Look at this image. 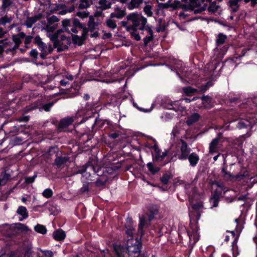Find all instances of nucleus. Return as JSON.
Masks as SVG:
<instances>
[{"mask_svg":"<svg viewBox=\"0 0 257 257\" xmlns=\"http://www.w3.org/2000/svg\"><path fill=\"white\" fill-rule=\"evenodd\" d=\"M222 173L224 178L231 181H241V180H248L250 181L253 179V177L249 176L248 172L246 171L243 173H240L236 175H232L230 172H227L224 168L222 169Z\"/></svg>","mask_w":257,"mask_h":257,"instance_id":"nucleus-7","label":"nucleus"},{"mask_svg":"<svg viewBox=\"0 0 257 257\" xmlns=\"http://www.w3.org/2000/svg\"><path fill=\"white\" fill-rule=\"evenodd\" d=\"M201 103L204 107L207 108L210 107V103L211 102V99L207 96H204L201 97Z\"/></svg>","mask_w":257,"mask_h":257,"instance_id":"nucleus-35","label":"nucleus"},{"mask_svg":"<svg viewBox=\"0 0 257 257\" xmlns=\"http://www.w3.org/2000/svg\"><path fill=\"white\" fill-rule=\"evenodd\" d=\"M170 178V175L166 174L161 178V181L163 184H167Z\"/></svg>","mask_w":257,"mask_h":257,"instance_id":"nucleus-47","label":"nucleus"},{"mask_svg":"<svg viewBox=\"0 0 257 257\" xmlns=\"http://www.w3.org/2000/svg\"><path fill=\"white\" fill-rule=\"evenodd\" d=\"M164 8H172L173 9H176L178 8H183V6L180 4V2L178 1H174L173 3H171L170 2H168L164 4Z\"/></svg>","mask_w":257,"mask_h":257,"instance_id":"nucleus-25","label":"nucleus"},{"mask_svg":"<svg viewBox=\"0 0 257 257\" xmlns=\"http://www.w3.org/2000/svg\"><path fill=\"white\" fill-rule=\"evenodd\" d=\"M12 3V0H3V7L7 8L10 6Z\"/></svg>","mask_w":257,"mask_h":257,"instance_id":"nucleus-55","label":"nucleus"},{"mask_svg":"<svg viewBox=\"0 0 257 257\" xmlns=\"http://www.w3.org/2000/svg\"><path fill=\"white\" fill-rule=\"evenodd\" d=\"M125 15L124 11L123 10H119L116 13H111L110 14L111 18H116L117 19H121Z\"/></svg>","mask_w":257,"mask_h":257,"instance_id":"nucleus-36","label":"nucleus"},{"mask_svg":"<svg viewBox=\"0 0 257 257\" xmlns=\"http://www.w3.org/2000/svg\"><path fill=\"white\" fill-rule=\"evenodd\" d=\"M17 213L20 216L19 218L20 221H22L28 217V212L26 208L24 206H19L17 210Z\"/></svg>","mask_w":257,"mask_h":257,"instance_id":"nucleus-16","label":"nucleus"},{"mask_svg":"<svg viewBox=\"0 0 257 257\" xmlns=\"http://www.w3.org/2000/svg\"><path fill=\"white\" fill-rule=\"evenodd\" d=\"M43 252H44V254L46 257H50V256L53 255V253L51 251L46 250V251H44Z\"/></svg>","mask_w":257,"mask_h":257,"instance_id":"nucleus-59","label":"nucleus"},{"mask_svg":"<svg viewBox=\"0 0 257 257\" xmlns=\"http://www.w3.org/2000/svg\"><path fill=\"white\" fill-rule=\"evenodd\" d=\"M77 16L84 19L88 17V14L84 12H79L77 13Z\"/></svg>","mask_w":257,"mask_h":257,"instance_id":"nucleus-53","label":"nucleus"},{"mask_svg":"<svg viewBox=\"0 0 257 257\" xmlns=\"http://www.w3.org/2000/svg\"><path fill=\"white\" fill-rule=\"evenodd\" d=\"M98 23L94 22V19L92 17L89 18V21L88 24V30L90 32H93L91 37H97L98 33L96 30L98 29Z\"/></svg>","mask_w":257,"mask_h":257,"instance_id":"nucleus-12","label":"nucleus"},{"mask_svg":"<svg viewBox=\"0 0 257 257\" xmlns=\"http://www.w3.org/2000/svg\"><path fill=\"white\" fill-rule=\"evenodd\" d=\"M143 31L147 32L148 33V35L144 38V44L145 45H147L153 39V31L148 26H147Z\"/></svg>","mask_w":257,"mask_h":257,"instance_id":"nucleus-20","label":"nucleus"},{"mask_svg":"<svg viewBox=\"0 0 257 257\" xmlns=\"http://www.w3.org/2000/svg\"><path fill=\"white\" fill-rule=\"evenodd\" d=\"M73 24L74 27H73L71 28V32L73 33H83L86 32V31H87L86 29L82 28L81 26V24L79 22L76 20L74 19L73 21Z\"/></svg>","mask_w":257,"mask_h":257,"instance_id":"nucleus-14","label":"nucleus"},{"mask_svg":"<svg viewBox=\"0 0 257 257\" xmlns=\"http://www.w3.org/2000/svg\"><path fill=\"white\" fill-rule=\"evenodd\" d=\"M36 177V176L34 175L33 177H26L25 178V182L27 183H33L34 181L35 178Z\"/></svg>","mask_w":257,"mask_h":257,"instance_id":"nucleus-56","label":"nucleus"},{"mask_svg":"<svg viewBox=\"0 0 257 257\" xmlns=\"http://www.w3.org/2000/svg\"><path fill=\"white\" fill-rule=\"evenodd\" d=\"M239 254V251L237 246L233 245L232 247V254L233 257H237Z\"/></svg>","mask_w":257,"mask_h":257,"instance_id":"nucleus-50","label":"nucleus"},{"mask_svg":"<svg viewBox=\"0 0 257 257\" xmlns=\"http://www.w3.org/2000/svg\"><path fill=\"white\" fill-rule=\"evenodd\" d=\"M147 167L148 168L149 171L153 174L157 173L159 170L158 168L154 169L153 164L152 163H148Z\"/></svg>","mask_w":257,"mask_h":257,"instance_id":"nucleus-44","label":"nucleus"},{"mask_svg":"<svg viewBox=\"0 0 257 257\" xmlns=\"http://www.w3.org/2000/svg\"><path fill=\"white\" fill-rule=\"evenodd\" d=\"M137 30H132L129 31L132 35V36L137 41L141 40V37L139 34L137 33Z\"/></svg>","mask_w":257,"mask_h":257,"instance_id":"nucleus-46","label":"nucleus"},{"mask_svg":"<svg viewBox=\"0 0 257 257\" xmlns=\"http://www.w3.org/2000/svg\"><path fill=\"white\" fill-rule=\"evenodd\" d=\"M25 36L24 33H20L16 36H14L12 39H6L0 40V54L6 49L7 53L13 51L17 49L21 43V39Z\"/></svg>","mask_w":257,"mask_h":257,"instance_id":"nucleus-3","label":"nucleus"},{"mask_svg":"<svg viewBox=\"0 0 257 257\" xmlns=\"http://www.w3.org/2000/svg\"><path fill=\"white\" fill-rule=\"evenodd\" d=\"M10 178V175L5 172H3L2 177L0 178V186L5 185Z\"/></svg>","mask_w":257,"mask_h":257,"instance_id":"nucleus-38","label":"nucleus"},{"mask_svg":"<svg viewBox=\"0 0 257 257\" xmlns=\"http://www.w3.org/2000/svg\"><path fill=\"white\" fill-rule=\"evenodd\" d=\"M106 26L112 29H114L116 27V24L115 22L111 20L108 19L106 21Z\"/></svg>","mask_w":257,"mask_h":257,"instance_id":"nucleus-42","label":"nucleus"},{"mask_svg":"<svg viewBox=\"0 0 257 257\" xmlns=\"http://www.w3.org/2000/svg\"><path fill=\"white\" fill-rule=\"evenodd\" d=\"M73 121V117H68L62 119L59 124V128H62L69 125Z\"/></svg>","mask_w":257,"mask_h":257,"instance_id":"nucleus-23","label":"nucleus"},{"mask_svg":"<svg viewBox=\"0 0 257 257\" xmlns=\"http://www.w3.org/2000/svg\"><path fill=\"white\" fill-rule=\"evenodd\" d=\"M51 41L53 42L54 46L57 48L59 52L67 49L71 43L70 38L61 33L56 37L54 40Z\"/></svg>","mask_w":257,"mask_h":257,"instance_id":"nucleus-6","label":"nucleus"},{"mask_svg":"<svg viewBox=\"0 0 257 257\" xmlns=\"http://www.w3.org/2000/svg\"><path fill=\"white\" fill-rule=\"evenodd\" d=\"M86 167L83 166L82 168V171L80 172V173L82 174V176L83 178L86 177L87 179L88 177L90 176V174L87 172H86Z\"/></svg>","mask_w":257,"mask_h":257,"instance_id":"nucleus-49","label":"nucleus"},{"mask_svg":"<svg viewBox=\"0 0 257 257\" xmlns=\"http://www.w3.org/2000/svg\"><path fill=\"white\" fill-rule=\"evenodd\" d=\"M196 1L197 2H198L199 3L200 1H201L202 2V4H201V6L200 7H199L197 9H195L194 10L195 13H200V12H202V11H204L206 9L207 7V4L204 3L203 0H196Z\"/></svg>","mask_w":257,"mask_h":257,"instance_id":"nucleus-37","label":"nucleus"},{"mask_svg":"<svg viewBox=\"0 0 257 257\" xmlns=\"http://www.w3.org/2000/svg\"><path fill=\"white\" fill-rule=\"evenodd\" d=\"M60 83L62 86H65L68 84V81L63 79L60 81Z\"/></svg>","mask_w":257,"mask_h":257,"instance_id":"nucleus-62","label":"nucleus"},{"mask_svg":"<svg viewBox=\"0 0 257 257\" xmlns=\"http://www.w3.org/2000/svg\"><path fill=\"white\" fill-rule=\"evenodd\" d=\"M226 38V37L225 35L222 34H220L218 35V37L216 40V43L217 44V45H221L223 44L225 42Z\"/></svg>","mask_w":257,"mask_h":257,"instance_id":"nucleus-40","label":"nucleus"},{"mask_svg":"<svg viewBox=\"0 0 257 257\" xmlns=\"http://www.w3.org/2000/svg\"><path fill=\"white\" fill-rule=\"evenodd\" d=\"M32 244L31 243H29L27 247L25 249V255H30L32 253Z\"/></svg>","mask_w":257,"mask_h":257,"instance_id":"nucleus-51","label":"nucleus"},{"mask_svg":"<svg viewBox=\"0 0 257 257\" xmlns=\"http://www.w3.org/2000/svg\"><path fill=\"white\" fill-rule=\"evenodd\" d=\"M30 55L33 58H36L38 55V52L36 50L32 49L30 52Z\"/></svg>","mask_w":257,"mask_h":257,"instance_id":"nucleus-58","label":"nucleus"},{"mask_svg":"<svg viewBox=\"0 0 257 257\" xmlns=\"http://www.w3.org/2000/svg\"><path fill=\"white\" fill-rule=\"evenodd\" d=\"M12 21L11 18L7 17H3L0 19V25H5L7 23H9Z\"/></svg>","mask_w":257,"mask_h":257,"instance_id":"nucleus-45","label":"nucleus"},{"mask_svg":"<svg viewBox=\"0 0 257 257\" xmlns=\"http://www.w3.org/2000/svg\"><path fill=\"white\" fill-rule=\"evenodd\" d=\"M53 102H50L49 103L45 104L43 106L42 109L45 110L46 111H49L50 109V108L53 106Z\"/></svg>","mask_w":257,"mask_h":257,"instance_id":"nucleus-52","label":"nucleus"},{"mask_svg":"<svg viewBox=\"0 0 257 257\" xmlns=\"http://www.w3.org/2000/svg\"><path fill=\"white\" fill-rule=\"evenodd\" d=\"M181 142V154L179 156L178 158L180 160H184L187 158L190 150L187 147V144L183 140H180Z\"/></svg>","mask_w":257,"mask_h":257,"instance_id":"nucleus-11","label":"nucleus"},{"mask_svg":"<svg viewBox=\"0 0 257 257\" xmlns=\"http://www.w3.org/2000/svg\"><path fill=\"white\" fill-rule=\"evenodd\" d=\"M98 4L102 10H105L110 8L112 5L111 3L107 0H100Z\"/></svg>","mask_w":257,"mask_h":257,"instance_id":"nucleus-28","label":"nucleus"},{"mask_svg":"<svg viewBox=\"0 0 257 257\" xmlns=\"http://www.w3.org/2000/svg\"><path fill=\"white\" fill-rule=\"evenodd\" d=\"M89 6V2L88 0H81L80 4V8H87Z\"/></svg>","mask_w":257,"mask_h":257,"instance_id":"nucleus-48","label":"nucleus"},{"mask_svg":"<svg viewBox=\"0 0 257 257\" xmlns=\"http://www.w3.org/2000/svg\"><path fill=\"white\" fill-rule=\"evenodd\" d=\"M158 213V210L155 209L153 212H152L151 214H150L149 216V219L150 221L152 220L154 218V216L155 214Z\"/></svg>","mask_w":257,"mask_h":257,"instance_id":"nucleus-60","label":"nucleus"},{"mask_svg":"<svg viewBox=\"0 0 257 257\" xmlns=\"http://www.w3.org/2000/svg\"><path fill=\"white\" fill-rule=\"evenodd\" d=\"M235 221L236 223V228H235V232L237 234H239L240 233V232L241 231L242 226L241 225L240 226H239L238 224V219H236L235 220Z\"/></svg>","mask_w":257,"mask_h":257,"instance_id":"nucleus-54","label":"nucleus"},{"mask_svg":"<svg viewBox=\"0 0 257 257\" xmlns=\"http://www.w3.org/2000/svg\"><path fill=\"white\" fill-rule=\"evenodd\" d=\"M164 107L169 110H174L176 112L178 111H183L184 109L183 107L179 106V102L178 101L166 103L164 105Z\"/></svg>","mask_w":257,"mask_h":257,"instance_id":"nucleus-13","label":"nucleus"},{"mask_svg":"<svg viewBox=\"0 0 257 257\" xmlns=\"http://www.w3.org/2000/svg\"><path fill=\"white\" fill-rule=\"evenodd\" d=\"M62 26L63 29L62 30V32H66L68 33H70V31L69 29V27H71L70 26V20L69 19H65L62 21Z\"/></svg>","mask_w":257,"mask_h":257,"instance_id":"nucleus-32","label":"nucleus"},{"mask_svg":"<svg viewBox=\"0 0 257 257\" xmlns=\"http://www.w3.org/2000/svg\"><path fill=\"white\" fill-rule=\"evenodd\" d=\"M65 236V232L62 229H58L53 232V237L56 240H63Z\"/></svg>","mask_w":257,"mask_h":257,"instance_id":"nucleus-22","label":"nucleus"},{"mask_svg":"<svg viewBox=\"0 0 257 257\" xmlns=\"http://www.w3.org/2000/svg\"><path fill=\"white\" fill-rule=\"evenodd\" d=\"M133 220L131 218H127L125 224L126 233L130 238L127 239L126 242V250L129 257H140L141 253V249L142 243L138 238L133 237L134 228L133 226ZM114 249L116 253V257H125L126 254L125 250L120 245H115ZM102 255L104 257H110L108 251L103 252Z\"/></svg>","mask_w":257,"mask_h":257,"instance_id":"nucleus-1","label":"nucleus"},{"mask_svg":"<svg viewBox=\"0 0 257 257\" xmlns=\"http://www.w3.org/2000/svg\"><path fill=\"white\" fill-rule=\"evenodd\" d=\"M208 11L211 13L214 14L216 15H219L221 12L220 7L217 5L215 2L211 3L208 7Z\"/></svg>","mask_w":257,"mask_h":257,"instance_id":"nucleus-15","label":"nucleus"},{"mask_svg":"<svg viewBox=\"0 0 257 257\" xmlns=\"http://www.w3.org/2000/svg\"><path fill=\"white\" fill-rule=\"evenodd\" d=\"M187 158L192 166H195L199 160V156L194 153L191 154Z\"/></svg>","mask_w":257,"mask_h":257,"instance_id":"nucleus-24","label":"nucleus"},{"mask_svg":"<svg viewBox=\"0 0 257 257\" xmlns=\"http://www.w3.org/2000/svg\"><path fill=\"white\" fill-rule=\"evenodd\" d=\"M147 19L142 15L133 13L127 16V20L122 22V25L127 31L144 30L148 26Z\"/></svg>","mask_w":257,"mask_h":257,"instance_id":"nucleus-2","label":"nucleus"},{"mask_svg":"<svg viewBox=\"0 0 257 257\" xmlns=\"http://www.w3.org/2000/svg\"><path fill=\"white\" fill-rule=\"evenodd\" d=\"M39 19L40 17L38 16L28 18L26 21L25 25L27 28H31L33 25Z\"/></svg>","mask_w":257,"mask_h":257,"instance_id":"nucleus-26","label":"nucleus"},{"mask_svg":"<svg viewBox=\"0 0 257 257\" xmlns=\"http://www.w3.org/2000/svg\"><path fill=\"white\" fill-rule=\"evenodd\" d=\"M35 41L41 52H46L47 46L44 43L39 37L35 38Z\"/></svg>","mask_w":257,"mask_h":257,"instance_id":"nucleus-27","label":"nucleus"},{"mask_svg":"<svg viewBox=\"0 0 257 257\" xmlns=\"http://www.w3.org/2000/svg\"><path fill=\"white\" fill-rule=\"evenodd\" d=\"M150 148L154 151V155L155 157V160L158 162H162L167 155V151L165 150L164 152L161 151L156 144L153 146L150 147Z\"/></svg>","mask_w":257,"mask_h":257,"instance_id":"nucleus-9","label":"nucleus"},{"mask_svg":"<svg viewBox=\"0 0 257 257\" xmlns=\"http://www.w3.org/2000/svg\"><path fill=\"white\" fill-rule=\"evenodd\" d=\"M174 115L171 113H168V112H166L162 116V118L164 120V121H168L169 119H171L172 118H173V116Z\"/></svg>","mask_w":257,"mask_h":257,"instance_id":"nucleus-43","label":"nucleus"},{"mask_svg":"<svg viewBox=\"0 0 257 257\" xmlns=\"http://www.w3.org/2000/svg\"><path fill=\"white\" fill-rule=\"evenodd\" d=\"M197 215L196 219L192 217V214L190 215V226L188 231V235L189 237V245L192 247L199 239L200 235L198 232V226L196 220L199 219L200 214L197 211L195 212Z\"/></svg>","mask_w":257,"mask_h":257,"instance_id":"nucleus-4","label":"nucleus"},{"mask_svg":"<svg viewBox=\"0 0 257 257\" xmlns=\"http://www.w3.org/2000/svg\"><path fill=\"white\" fill-rule=\"evenodd\" d=\"M87 32H88V31H86L85 33H80L81 36L73 35H72V40H73V42L75 44H77L79 45H81L83 41L85 39Z\"/></svg>","mask_w":257,"mask_h":257,"instance_id":"nucleus-17","label":"nucleus"},{"mask_svg":"<svg viewBox=\"0 0 257 257\" xmlns=\"http://www.w3.org/2000/svg\"><path fill=\"white\" fill-rule=\"evenodd\" d=\"M6 33V32L0 27V38H3Z\"/></svg>","mask_w":257,"mask_h":257,"instance_id":"nucleus-64","label":"nucleus"},{"mask_svg":"<svg viewBox=\"0 0 257 257\" xmlns=\"http://www.w3.org/2000/svg\"><path fill=\"white\" fill-rule=\"evenodd\" d=\"M257 123V118L253 117L246 116L244 118L242 116L240 117L237 127L239 128H243L247 126H251L252 124Z\"/></svg>","mask_w":257,"mask_h":257,"instance_id":"nucleus-8","label":"nucleus"},{"mask_svg":"<svg viewBox=\"0 0 257 257\" xmlns=\"http://www.w3.org/2000/svg\"><path fill=\"white\" fill-rule=\"evenodd\" d=\"M209 202L211 205V208L217 207L219 202L218 195L216 194H214L213 196L210 198Z\"/></svg>","mask_w":257,"mask_h":257,"instance_id":"nucleus-31","label":"nucleus"},{"mask_svg":"<svg viewBox=\"0 0 257 257\" xmlns=\"http://www.w3.org/2000/svg\"><path fill=\"white\" fill-rule=\"evenodd\" d=\"M144 11L145 14L147 15L148 17H151L153 15L152 7L150 5L146 6L144 9Z\"/></svg>","mask_w":257,"mask_h":257,"instance_id":"nucleus-41","label":"nucleus"},{"mask_svg":"<svg viewBox=\"0 0 257 257\" xmlns=\"http://www.w3.org/2000/svg\"><path fill=\"white\" fill-rule=\"evenodd\" d=\"M146 225V220L145 217L144 216H142L140 217V223L139 224V232L140 233L141 235L143 234V229L144 227Z\"/></svg>","mask_w":257,"mask_h":257,"instance_id":"nucleus-33","label":"nucleus"},{"mask_svg":"<svg viewBox=\"0 0 257 257\" xmlns=\"http://www.w3.org/2000/svg\"><path fill=\"white\" fill-rule=\"evenodd\" d=\"M68 161L67 157H57L55 160V164L57 167H60Z\"/></svg>","mask_w":257,"mask_h":257,"instance_id":"nucleus-30","label":"nucleus"},{"mask_svg":"<svg viewBox=\"0 0 257 257\" xmlns=\"http://www.w3.org/2000/svg\"><path fill=\"white\" fill-rule=\"evenodd\" d=\"M199 118V115L197 113H193L190 116H189L187 121L186 123L188 125H190L193 123L196 122Z\"/></svg>","mask_w":257,"mask_h":257,"instance_id":"nucleus-29","label":"nucleus"},{"mask_svg":"<svg viewBox=\"0 0 257 257\" xmlns=\"http://www.w3.org/2000/svg\"><path fill=\"white\" fill-rule=\"evenodd\" d=\"M35 230L42 234H45L47 232V229L44 225L41 224H37L34 227Z\"/></svg>","mask_w":257,"mask_h":257,"instance_id":"nucleus-34","label":"nucleus"},{"mask_svg":"<svg viewBox=\"0 0 257 257\" xmlns=\"http://www.w3.org/2000/svg\"><path fill=\"white\" fill-rule=\"evenodd\" d=\"M192 207L194 210H198L202 207V205L199 203L195 204L193 205Z\"/></svg>","mask_w":257,"mask_h":257,"instance_id":"nucleus-61","label":"nucleus"},{"mask_svg":"<svg viewBox=\"0 0 257 257\" xmlns=\"http://www.w3.org/2000/svg\"><path fill=\"white\" fill-rule=\"evenodd\" d=\"M59 19L55 16H52L48 19V24L44 29L46 32V35L50 38L51 40H54L55 38L62 33V30H58L56 33L53 34L54 31L57 28V23Z\"/></svg>","mask_w":257,"mask_h":257,"instance_id":"nucleus-5","label":"nucleus"},{"mask_svg":"<svg viewBox=\"0 0 257 257\" xmlns=\"http://www.w3.org/2000/svg\"><path fill=\"white\" fill-rule=\"evenodd\" d=\"M188 16V14L185 12L180 13L179 14V16L181 20L185 19Z\"/></svg>","mask_w":257,"mask_h":257,"instance_id":"nucleus-57","label":"nucleus"},{"mask_svg":"<svg viewBox=\"0 0 257 257\" xmlns=\"http://www.w3.org/2000/svg\"><path fill=\"white\" fill-rule=\"evenodd\" d=\"M180 65H182V62H179V63L178 64H177L176 66H175V68L177 70V74H178V71H179L180 72H181L183 71V70L179 66Z\"/></svg>","mask_w":257,"mask_h":257,"instance_id":"nucleus-63","label":"nucleus"},{"mask_svg":"<svg viewBox=\"0 0 257 257\" xmlns=\"http://www.w3.org/2000/svg\"><path fill=\"white\" fill-rule=\"evenodd\" d=\"M53 192L51 189H46L43 192V196L47 198H49L53 195Z\"/></svg>","mask_w":257,"mask_h":257,"instance_id":"nucleus-39","label":"nucleus"},{"mask_svg":"<svg viewBox=\"0 0 257 257\" xmlns=\"http://www.w3.org/2000/svg\"><path fill=\"white\" fill-rule=\"evenodd\" d=\"M179 129L177 126L173 127L171 133V143L173 145L177 141H179Z\"/></svg>","mask_w":257,"mask_h":257,"instance_id":"nucleus-19","label":"nucleus"},{"mask_svg":"<svg viewBox=\"0 0 257 257\" xmlns=\"http://www.w3.org/2000/svg\"><path fill=\"white\" fill-rule=\"evenodd\" d=\"M208 87H209V83L207 82L205 84V85L202 86V87L200 88L199 90H198L197 89L193 88L191 87H184L183 88V91L187 95L191 96L197 92H203L205 91L207 89Z\"/></svg>","mask_w":257,"mask_h":257,"instance_id":"nucleus-10","label":"nucleus"},{"mask_svg":"<svg viewBox=\"0 0 257 257\" xmlns=\"http://www.w3.org/2000/svg\"><path fill=\"white\" fill-rule=\"evenodd\" d=\"M143 2V0H131L127 5V9L130 10L137 9L140 6Z\"/></svg>","mask_w":257,"mask_h":257,"instance_id":"nucleus-21","label":"nucleus"},{"mask_svg":"<svg viewBox=\"0 0 257 257\" xmlns=\"http://www.w3.org/2000/svg\"><path fill=\"white\" fill-rule=\"evenodd\" d=\"M219 141V137L214 139L209 145V153L213 154L218 151V145Z\"/></svg>","mask_w":257,"mask_h":257,"instance_id":"nucleus-18","label":"nucleus"}]
</instances>
